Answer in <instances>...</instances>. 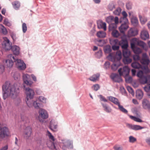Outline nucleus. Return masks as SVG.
<instances>
[{"label":"nucleus","instance_id":"27","mask_svg":"<svg viewBox=\"0 0 150 150\" xmlns=\"http://www.w3.org/2000/svg\"><path fill=\"white\" fill-rule=\"evenodd\" d=\"M122 13L123 17L120 18V23L122 22V21H124L125 22H127L128 21V19L127 18L128 16L127 14L125 11H123Z\"/></svg>","mask_w":150,"mask_h":150},{"label":"nucleus","instance_id":"46","mask_svg":"<svg viewBox=\"0 0 150 150\" xmlns=\"http://www.w3.org/2000/svg\"><path fill=\"white\" fill-rule=\"evenodd\" d=\"M134 52L136 54H139L142 53V50L139 48L136 47H135L133 50Z\"/></svg>","mask_w":150,"mask_h":150},{"label":"nucleus","instance_id":"30","mask_svg":"<svg viewBox=\"0 0 150 150\" xmlns=\"http://www.w3.org/2000/svg\"><path fill=\"white\" fill-rule=\"evenodd\" d=\"M113 64L111 65V69L113 71L116 70L118 67L120 65V61H117L113 62Z\"/></svg>","mask_w":150,"mask_h":150},{"label":"nucleus","instance_id":"7","mask_svg":"<svg viewBox=\"0 0 150 150\" xmlns=\"http://www.w3.org/2000/svg\"><path fill=\"white\" fill-rule=\"evenodd\" d=\"M3 47L6 50H9L11 48L12 43L6 37H4L2 43Z\"/></svg>","mask_w":150,"mask_h":150},{"label":"nucleus","instance_id":"10","mask_svg":"<svg viewBox=\"0 0 150 150\" xmlns=\"http://www.w3.org/2000/svg\"><path fill=\"white\" fill-rule=\"evenodd\" d=\"M140 62L142 64L147 65L150 62L149 57L146 53H144L142 54V58L140 59Z\"/></svg>","mask_w":150,"mask_h":150},{"label":"nucleus","instance_id":"21","mask_svg":"<svg viewBox=\"0 0 150 150\" xmlns=\"http://www.w3.org/2000/svg\"><path fill=\"white\" fill-rule=\"evenodd\" d=\"M9 55L8 56V57ZM9 58V57H8ZM10 58V57H9ZM11 59H6V60H4L3 61V62L5 63V65L8 67L11 68V67L13 64V61L12 60V59H13L12 58L11 59Z\"/></svg>","mask_w":150,"mask_h":150},{"label":"nucleus","instance_id":"17","mask_svg":"<svg viewBox=\"0 0 150 150\" xmlns=\"http://www.w3.org/2000/svg\"><path fill=\"white\" fill-rule=\"evenodd\" d=\"M57 121L52 120L50 122L49 126L50 128L52 130L56 131H57Z\"/></svg>","mask_w":150,"mask_h":150},{"label":"nucleus","instance_id":"52","mask_svg":"<svg viewBox=\"0 0 150 150\" xmlns=\"http://www.w3.org/2000/svg\"><path fill=\"white\" fill-rule=\"evenodd\" d=\"M21 103V100L19 98L16 99L14 101L15 105L16 106H19Z\"/></svg>","mask_w":150,"mask_h":150},{"label":"nucleus","instance_id":"25","mask_svg":"<svg viewBox=\"0 0 150 150\" xmlns=\"http://www.w3.org/2000/svg\"><path fill=\"white\" fill-rule=\"evenodd\" d=\"M103 110L106 112L110 113L111 112L112 109L106 103H101Z\"/></svg>","mask_w":150,"mask_h":150},{"label":"nucleus","instance_id":"4","mask_svg":"<svg viewBox=\"0 0 150 150\" xmlns=\"http://www.w3.org/2000/svg\"><path fill=\"white\" fill-rule=\"evenodd\" d=\"M122 53L120 51H117L115 54L114 53H110L107 58L110 61L112 62L120 61L122 58Z\"/></svg>","mask_w":150,"mask_h":150},{"label":"nucleus","instance_id":"8","mask_svg":"<svg viewBox=\"0 0 150 150\" xmlns=\"http://www.w3.org/2000/svg\"><path fill=\"white\" fill-rule=\"evenodd\" d=\"M130 69L127 66H125L122 68H120L118 70V72L120 76L122 75L126 77L129 75Z\"/></svg>","mask_w":150,"mask_h":150},{"label":"nucleus","instance_id":"45","mask_svg":"<svg viewBox=\"0 0 150 150\" xmlns=\"http://www.w3.org/2000/svg\"><path fill=\"white\" fill-rule=\"evenodd\" d=\"M124 63L125 64H128L130 63L132 61V59L129 57H124L123 59Z\"/></svg>","mask_w":150,"mask_h":150},{"label":"nucleus","instance_id":"33","mask_svg":"<svg viewBox=\"0 0 150 150\" xmlns=\"http://www.w3.org/2000/svg\"><path fill=\"white\" fill-rule=\"evenodd\" d=\"M139 17L140 23L142 25L144 24L148 20L147 17L144 16H142L140 14L139 15Z\"/></svg>","mask_w":150,"mask_h":150},{"label":"nucleus","instance_id":"15","mask_svg":"<svg viewBox=\"0 0 150 150\" xmlns=\"http://www.w3.org/2000/svg\"><path fill=\"white\" fill-rule=\"evenodd\" d=\"M121 76L116 74L112 73L111 74L110 77L115 82H120L122 81V80L120 77Z\"/></svg>","mask_w":150,"mask_h":150},{"label":"nucleus","instance_id":"20","mask_svg":"<svg viewBox=\"0 0 150 150\" xmlns=\"http://www.w3.org/2000/svg\"><path fill=\"white\" fill-rule=\"evenodd\" d=\"M143 108L145 109H150V102L146 99H144L142 102Z\"/></svg>","mask_w":150,"mask_h":150},{"label":"nucleus","instance_id":"57","mask_svg":"<svg viewBox=\"0 0 150 150\" xmlns=\"http://www.w3.org/2000/svg\"><path fill=\"white\" fill-rule=\"evenodd\" d=\"M144 89L146 92L150 91V84H147L144 87Z\"/></svg>","mask_w":150,"mask_h":150},{"label":"nucleus","instance_id":"31","mask_svg":"<svg viewBox=\"0 0 150 150\" xmlns=\"http://www.w3.org/2000/svg\"><path fill=\"white\" fill-rule=\"evenodd\" d=\"M32 106L33 105L35 109H39L42 106V105L37 100L33 101L32 100Z\"/></svg>","mask_w":150,"mask_h":150},{"label":"nucleus","instance_id":"62","mask_svg":"<svg viewBox=\"0 0 150 150\" xmlns=\"http://www.w3.org/2000/svg\"><path fill=\"white\" fill-rule=\"evenodd\" d=\"M47 135L50 139L52 140V141H54V139L53 136L52 134L51 133L48 131H47Z\"/></svg>","mask_w":150,"mask_h":150},{"label":"nucleus","instance_id":"36","mask_svg":"<svg viewBox=\"0 0 150 150\" xmlns=\"http://www.w3.org/2000/svg\"><path fill=\"white\" fill-rule=\"evenodd\" d=\"M0 32L4 35L7 34L8 31L6 28L2 24H0Z\"/></svg>","mask_w":150,"mask_h":150},{"label":"nucleus","instance_id":"47","mask_svg":"<svg viewBox=\"0 0 150 150\" xmlns=\"http://www.w3.org/2000/svg\"><path fill=\"white\" fill-rule=\"evenodd\" d=\"M21 117L22 120L25 123H28L30 122L29 119L28 117L25 116L21 115Z\"/></svg>","mask_w":150,"mask_h":150},{"label":"nucleus","instance_id":"9","mask_svg":"<svg viewBox=\"0 0 150 150\" xmlns=\"http://www.w3.org/2000/svg\"><path fill=\"white\" fill-rule=\"evenodd\" d=\"M32 132V129L30 127H27L24 129L23 135L26 139H28L30 136Z\"/></svg>","mask_w":150,"mask_h":150},{"label":"nucleus","instance_id":"13","mask_svg":"<svg viewBox=\"0 0 150 150\" xmlns=\"http://www.w3.org/2000/svg\"><path fill=\"white\" fill-rule=\"evenodd\" d=\"M123 22L119 28V30L121 33L124 34L129 27L127 23V22H125L124 21H122Z\"/></svg>","mask_w":150,"mask_h":150},{"label":"nucleus","instance_id":"12","mask_svg":"<svg viewBox=\"0 0 150 150\" xmlns=\"http://www.w3.org/2000/svg\"><path fill=\"white\" fill-rule=\"evenodd\" d=\"M118 20L119 19L118 17L116 16L114 18V17L112 16H110L106 18V22L109 24L114 22L116 23H118Z\"/></svg>","mask_w":150,"mask_h":150},{"label":"nucleus","instance_id":"51","mask_svg":"<svg viewBox=\"0 0 150 150\" xmlns=\"http://www.w3.org/2000/svg\"><path fill=\"white\" fill-rule=\"evenodd\" d=\"M3 23L5 25L10 27L11 25V23L7 18L5 19L4 20Z\"/></svg>","mask_w":150,"mask_h":150},{"label":"nucleus","instance_id":"22","mask_svg":"<svg viewBox=\"0 0 150 150\" xmlns=\"http://www.w3.org/2000/svg\"><path fill=\"white\" fill-rule=\"evenodd\" d=\"M11 49L14 54L17 55L19 54L20 52V49L18 46L16 45L12 46Z\"/></svg>","mask_w":150,"mask_h":150},{"label":"nucleus","instance_id":"1","mask_svg":"<svg viewBox=\"0 0 150 150\" xmlns=\"http://www.w3.org/2000/svg\"><path fill=\"white\" fill-rule=\"evenodd\" d=\"M3 97L4 100L9 96L13 98L16 97L19 93L18 86L16 83L11 85L9 82H6L2 86Z\"/></svg>","mask_w":150,"mask_h":150},{"label":"nucleus","instance_id":"28","mask_svg":"<svg viewBox=\"0 0 150 150\" xmlns=\"http://www.w3.org/2000/svg\"><path fill=\"white\" fill-rule=\"evenodd\" d=\"M100 74L99 73H97L93 74L91 77H90L88 79L93 82H96L99 80Z\"/></svg>","mask_w":150,"mask_h":150},{"label":"nucleus","instance_id":"63","mask_svg":"<svg viewBox=\"0 0 150 150\" xmlns=\"http://www.w3.org/2000/svg\"><path fill=\"white\" fill-rule=\"evenodd\" d=\"M133 58L134 60L137 61L140 60V57L138 55H134L133 56Z\"/></svg>","mask_w":150,"mask_h":150},{"label":"nucleus","instance_id":"49","mask_svg":"<svg viewBox=\"0 0 150 150\" xmlns=\"http://www.w3.org/2000/svg\"><path fill=\"white\" fill-rule=\"evenodd\" d=\"M129 117L130 118H131L134 121L136 122H142V120L138 117L131 115H130L129 116Z\"/></svg>","mask_w":150,"mask_h":150},{"label":"nucleus","instance_id":"19","mask_svg":"<svg viewBox=\"0 0 150 150\" xmlns=\"http://www.w3.org/2000/svg\"><path fill=\"white\" fill-rule=\"evenodd\" d=\"M97 24L98 28L103 29L105 31L106 30V24L105 23L101 20H99L97 21Z\"/></svg>","mask_w":150,"mask_h":150},{"label":"nucleus","instance_id":"54","mask_svg":"<svg viewBox=\"0 0 150 150\" xmlns=\"http://www.w3.org/2000/svg\"><path fill=\"white\" fill-rule=\"evenodd\" d=\"M20 77V74L18 72H15L13 74V78L15 80H18L19 79Z\"/></svg>","mask_w":150,"mask_h":150},{"label":"nucleus","instance_id":"35","mask_svg":"<svg viewBox=\"0 0 150 150\" xmlns=\"http://www.w3.org/2000/svg\"><path fill=\"white\" fill-rule=\"evenodd\" d=\"M53 141H47V146L52 149H55L54 143Z\"/></svg>","mask_w":150,"mask_h":150},{"label":"nucleus","instance_id":"64","mask_svg":"<svg viewBox=\"0 0 150 150\" xmlns=\"http://www.w3.org/2000/svg\"><path fill=\"white\" fill-rule=\"evenodd\" d=\"M114 148L115 150H122V148L119 145H115Z\"/></svg>","mask_w":150,"mask_h":150},{"label":"nucleus","instance_id":"3","mask_svg":"<svg viewBox=\"0 0 150 150\" xmlns=\"http://www.w3.org/2000/svg\"><path fill=\"white\" fill-rule=\"evenodd\" d=\"M8 57L14 60V61L16 62V65L18 68L19 70H25L26 68V65L24 62V61L20 59H16L15 57L16 56H14L13 54H10L9 55Z\"/></svg>","mask_w":150,"mask_h":150},{"label":"nucleus","instance_id":"60","mask_svg":"<svg viewBox=\"0 0 150 150\" xmlns=\"http://www.w3.org/2000/svg\"><path fill=\"white\" fill-rule=\"evenodd\" d=\"M115 8V6L112 3L110 4L108 6V8L110 11L112 10Z\"/></svg>","mask_w":150,"mask_h":150},{"label":"nucleus","instance_id":"55","mask_svg":"<svg viewBox=\"0 0 150 150\" xmlns=\"http://www.w3.org/2000/svg\"><path fill=\"white\" fill-rule=\"evenodd\" d=\"M38 99L40 101L42 102L43 103H46L47 100L46 98L42 96H39L38 97Z\"/></svg>","mask_w":150,"mask_h":150},{"label":"nucleus","instance_id":"34","mask_svg":"<svg viewBox=\"0 0 150 150\" xmlns=\"http://www.w3.org/2000/svg\"><path fill=\"white\" fill-rule=\"evenodd\" d=\"M137 45L145 50H147L146 45L143 41L140 40L138 41L137 42Z\"/></svg>","mask_w":150,"mask_h":150},{"label":"nucleus","instance_id":"37","mask_svg":"<svg viewBox=\"0 0 150 150\" xmlns=\"http://www.w3.org/2000/svg\"><path fill=\"white\" fill-rule=\"evenodd\" d=\"M96 35L98 38H103L106 37V33L105 32L100 31L97 32Z\"/></svg>","mask_w":150,"mask_h":150},{"label":"nucleus","instance_id":"2","mask_svg":"<svg viewBox=\"0 0 150 150\" xmlns=\"http://www.w3.org/2000/svg\"><path fill=\"white\" fill-rule=\"evenodd\" d=\"M25 91L26 95L25 101L28 106L31 108L32 107V99L34 97L35 92L33 89L29 88H26Z\"/></svg>","mask_w":150,"mask_h":150},{"label":"nucleus","instance_id":"14","mask_svg":"<svg viewBox=\"0 0 150 150\" xmlns=\"http://www.w3.org/2000/svg\"><path fill=\"white\" fill-rule=\"evenodd\" d=\"M110 44L112 45V48L114 50H117L119 49V47L117 45L118 43V40L117 39L112 40L110 41Z\"/></svg>","mask_w":150,"mask_h":150},{"label":"nucleus","instance_id":"23","mask_svg":"<svg viewBox=\"0 0 150 150\" xmlns=\"http://www.w3.org/2000/svg\"><path fill=\"white\" fill-rule=\"evenodd\" d=\"M128 127L130 129L135 130H140L144 128V127L137 125H132L130 124H128Z\"/></svg>","mask_w":150,"mask_h":150},{"label":"nucleus","instance_id":"50","mask_svg":"<svg viewBox=\"0 0 150 150\" xmlns=\"http://www.w3.org/2000/svg\"><path fill=\"white\" fill-rule=\"evenodd\" d=\"M142 68L141 69H142L144 72L145 73H148L150 72V70L148 67L147 65H146L143 67L142 66Z\"/></svg>","mask_w":150,"mask_h":150},{"label":"nucleus","instance_id":"5","mask_svg":"<svg viewBox=\"0 0 150 150\" xmlns=\"http://www.w3.org/2000/svg\"><path fill=\"white\" fill-rule=\"evenodd\" d=\"M137 76L140 79V81L142 83L145 84L148 82H150V75H147L144 76L142 71H139L137 73Z\"/></svg>","mask_w":150,"mask_h":150},{"label":"nucleus","instance_id":"6","mask_svg":"<svg viewBox=\"0 0 150 150\" xmlns=\"http://www.w3.org/2000/svg\"><path fill=\"white\" fill-rule=\"evenodd\" d=\"M38 120L40 122H42L44 120L47 119L49 117L47 111L43 109H40L39 112Z\"/></svg>","mask_w":150,"mask_h":150},{"label":"nucleus","instance_id":"42","mask_svg":"<svg viewBox=\"0 0 150 150\" xmlns=\"http://www.w3.org/2000/svg\"><path fill=\"white\" fill-rule=\"evenodd\" d=\"M117 106H118L119 110L120 111L125 114L127 113V110L124 108L122 105H121L120 103Z\"/></svg>","mask_w":150,"mask_h":150},{"label":"nucleus","instance_id":"16","mask_svg":"<svg viewBox=\"0 0 150 150\" xmlns=\"http://www.w3.org/2000/svg\"><path fill=\"white\" fill-rule=\"evenodd\" d=\"M119 45L121 46L122 50L127 48L128 46L127 40L126 39H122L120 41H118Z\"/></svg>","mask_w":150,"mask_h":150},{"label":"nucleus","instance_id":"58","mask_svg":"<svg viewBox=\"0 0 150 150\" xmlns=\"http://www.w3.org/2000/svg\"><path fill=\"white\" fill-rule=\"evenodd\" d=\"M22 28L23 32V33H25L27 30V27L25 23H24L22 25Z\"/></svg>","mask_w":150,"mask_h":150},{"label":"nucleus","instance_id":"24","mask_svg":"<svg viewBox=\"0 0 150 150\" xmlns=\"http://www.w3.org/2000/svg\"><path fill=\"white\" fill-rule=\"evenodd\" d=\"M137 34V31L134 28H131L128 32V35L129 36H134Z\"/></svg>","mask_w":150,"mask_h":150},{"label":"nucleus","instance_id":"38","mask_svg":"<svg viewBox=\"0 0 150 150\" xmlns=\"http://www.w3.org/2000/svg\"><path fill=\"white\" fill-rule=\"evenodd\" d=\"M131 66L134 68L139 69L142 68V66L139 63L133 62L131 64Z\"/></svg>","mask_w":150,"mask_h":150},{"label":"nucleus","instance_id":"41","mask_svg":"<svg viewBox=\"0 0 150 150\" xmlns=\"http://www.w3.org/2000/svg\"><path fill=\"white\" fill-rule=\"evenodd\" d=\"M13 8L16 10H18L20 6V4L18 1H16L12 3Z\"/></svg>","mask_w":150,"mask_h":150},{"label":"nucleus","instance_id":"61","mask_svg":"<svg viewBox=\"0 0 150 150\" xmlns=\"http://www.w3.org/2000/svg\"><path fill=\"white\" fill-rule=\"evenodd\" d=\"M126 7L128 10L131 9L132 8V3L130 2H127L126 4Z\"/></svg>","mask_w":150,"mask_h":150},{"label":"nucleus","instance_id":"32","mask_svg":"<svg viewBox=\"0 0 150 150\" xmlns=\"http://www.w3.org/2000/svg\"><path fill=\"white\" fill-rule=\"evenodd\" d=\"M136 96L139 100L141 99L143 97V93L142 91L140 89H138L136 91Z\"/></svg>","mask_w":150,"mask_h":150},{"label":"nucleus","instance_id":"11","mask_svg":"<svg viewBox=\"0 0 150 150\" xmlns=\"http://www.w3.org/2000/svg\"><path fill=\"white\" fill-rule=\"evenodd\" d=\"M30 76L28 74H23V83L26 84L27 86H31L33 82L30 80Z\"/></svg>","mask_w":150,"mask_h":150},{"label":"nucleus","instance_id":"39","mask_svg":"<svg viewBox=\"0 0 150 150\" xmlns=\"http://www.w3.org/2000/svg\"><path fill=\"white\" fill-rule=\"evenodd\" d=\"M130 54V51L127 48L123 50V55L124 57H129Z\"/></svg>","mask_w":150,"mask_h":150},{"label":"nucleus","instance_id":"40","mask_svg":"<svg viewBox=\"0 0 150 150\" xmlns=\"http://www.w3.org/2000/svg\"><path fill=\"white\" fill-rule=\"evenodd\" d=\"M118 23H116L114 22L112 23H110L109 25V31H113L114 30H115L117 28V24Z\"/></svg>","mask_w":150,"mask_h":150},{"label":"nucleus","instance_id":"43","mask_svg":"<svg viewBox=\"0 0 150 150\" xmlns=\"http://www.w3.org/2000/svg\"><path fill=\"white\" fill-rule=\"evenodd\" d=\"M104 51L105 53H109L111 51V47L109 45H106L104 47Z\"/></svg>","mask_w":150,"mask_h":150},{"label":"nucleus","instance_id":"29","mask_svg":"<svg viewBox=\"0 0 150 150\" xmlns=\"http://www.w3.org/2000/svg\"><path fill=\"white\" fill-rule=\"evenodd\" d=\"M132 24L134 26H137L138 23L139 22L137 17L136 16H132L130 18Z\"/></svg>","mask_w":150,"mask_h":150},{"label":"nucleus","instance_id":"18","mask_svg":"<svg viewBox=\"0 0 150 150\" xmlns=\"http://www.w3.org/2000/svg\"><path fill=\"white\" fill-rule=\"evenodd\" d=\"M140 37L143 40H146L149 38V35L148 31L146 30H143L142 31Z\"/></svg>","mask_w":150,"mask_h":150},{"label":"nucleus","instance_id":"56","mask_svg":"<svg viewBox=\"0 0 150 150\" xmlns=\"http://www.w3.org/2000/svg\"><path fill=\"white\" fill-rule=\"evenodd\" d=\"M9 32L10 35L13 40H15L16 39V35L11 30H9Z\"/></svg>","mask_w":150,"mask_h":150},{"label":"nucleus","instance_id":"53","mask_svg":"<svg viewBox=\"0 0 150 150\" xmlns=\"http://www.w3.org/2000/svg\"><path fill=\"white\" fill-rule=\"evenodd\" d=\"M102 55V52L101 50H99L95 54L96 56L98 58H100Z\"/></svg>","mask_w":150,"mask_h":150},{"label":"nucleus","instance_id":"48","mask_svg":"<svg viewBox=\"0 0 150 150\" xmlns=\"http://www.w3.org/2000/svg\"><path fill=\"white\" fill-rule=\"evenodd\" d=\"M121 8L120 7H118L113 11V13L115 15L118 16L121 13Z\"/></svg>","mask_w":150,"mask_h":150},{"label":"nucleus","instance_id":"44","mask_svg":"<svg viewBox=\"0 0 150 150\" xmlns=\"http://www.w3.org/2000/svg\"><path fill=\"white\" fill-rule=\"evenodd\" d=\"M112 35L115 38H117L120 35L119 32L116 30H114L112 31Z\"/></svg>","mask_w":150,"mask_h":150},{"label":"nucleus","instance_id":"26","mask_svg":"<svg viewBox=\"0 0 150 150\" xmlns=\"http://www.w3.org/2000/svg\"><path fill=\"white\" fill-rule=\"evenodd\" d=\"M107 98L109 100L117 105L120 103L118 100L115 97L110 96L108 97Z\"/></svg>","mask_w":150,"mask_h":150},{"label":"nucleus","instance_id":"59","mask_svg":"<svg viewBox=\"0 0 150 150\" xmlns=\"http://www.w3.org/2000/svg\"><path fill=\"white\" fill-rule=\"evenodd\" d=\"M127 89L128 92L130 93L132 96H134V92L132 88L128 86L127 87Z\"/></svg>","mask_w":150,"mask_h":150}]
</instances>
